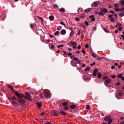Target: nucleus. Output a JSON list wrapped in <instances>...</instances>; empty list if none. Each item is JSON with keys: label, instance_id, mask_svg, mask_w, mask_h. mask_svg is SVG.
<instances>
[{"label": "nucleus", "instance_id": "nucleus-1", "mask_svg": "<svg viewBox=\"0 0 124 124\" xmlns=\"http://www.w3.org/2000/svg\"><path fill=\"white\" fill-rule=\"evenodd\" d=\"M15 93L18 97L20 99L23 98V96L21 94H19L18 92L15 91Z\"/></svg>", "mask_w": 124, "mask_h": 124}, {"label": "nucleus", "instance_id": "nucleus-2", "mask_svg": "<svg viewBox=\"0 0 124 124\" xmlns=\"http://www.w3.org/2000/svg\"><path fill=\"white\" fill-rule=\"evenodd\" d=\"M25 94L26 96L24 95L23 97L24 98L27 99L29 100H31V99H30L31 97V95L28 93L26 92L25 93Z\"/></svg>", "mask_w": 124, "mask_h": 124}, {"label": "nucleus", "instance_id": "nucleus-3", "mask_svg": "<svg viewBox=\"0 0 124 124\" xmlns=\"http://www.w3.org/2000/svg\"><path fill=\"white\" fill-rule=\"evenodd\" d=\"M108 15L109 16H108V17L110 18V21L112 22H114L115 21V19L113 17V15H109L108 14Z\"/></svg>", "mask_w": 124, "mask_h": 124}, {"label": "nucleus", "instance_id": "nucleus-4", "mask_svg": "<svg viewBox=\"0 0 124 124\" xmlns=\"http://www.w3.org/2000/svg\"><path fill=\"white\" fill-rule=\"evenodd\" d=\"M44 94L45 97L47 98L50 95V93L48 92H44Z\"/></svg>", "mask_w": 124, "mask_h": 124}, {"label": "nucleus", "instance_id": "nucleus-5", "mask_svg": "<svg viewBox=\"0 0 124 124\" xmlns=\"http://www.w3.org/2000/svg\"><path fill=\"white\" fill-rule=\"evenodd\" d=\"M51 115L52 116H57L58 115V112L56 111H53L51 112Z\"/></svg>", "mask_w": 124, "mask_h": 124}, {"label": "nucleus", "instance_id": "nucleus-6", "mask_svg": "<svg viewBox=\"0 0 124 124\" xmlns=\"http://www.w3.org/2000/svg\"><path fill=\"white\" fill-rule=\"evenodd\" d=\"M101 11H102L104 13H107L108 12L107 9L104 8L101 9Z\"/></svg>", "mask_w": 124, "mask_h": 124}, {"label": "nucleus", "instance_id": "nucleus-7", "mask_svg": "<svg viewBox=\"0 0 124 124\" xmlns=\"http://www.w3.org/2000/svg\"><path fill=\"white\" fill-rule=\"evenodd\" d=\"M98 72V70L97 69H95L94 71L93 75L94 76L96 75V73Z\"/></svg>", "mask_w": 124, "mask_h": 124}, {"label": "nucleus", "instance_id": "nucleus-8", "mask_svg": "<svg viewBox=\"0 0 124 124\" xmlns=\"http://www.w3.org/2000/svg\"><path fill=\"white\" fill-rule=\"evenodd\" d=\"M60 33L62 35H65L66 33V31L64 29H62Z\"/></svg>", "mask_w": 124, "mask_h": 124}, {"label": "nucleus", "instance_id": "nucleus-9", "mask_svg": "<svg viewBox=\"0 0 124 124\" xmlns=\"http://www.w3.org/2000/svg\"><path fill=\"white\" fill-rule=\"evenodd\" d=\"M111 82V80L109 79H107L105 80L104 83L106 84H108Z\"/></svg>", "mask_w": 124, "mask_h": 124}, {"label": "nucleus", "instance_id": "nucleus-10", "mask_svg": "<svg viewBox=\"0 0 124 124\" xmlns=\"http://www.w3.org/2000/svg\"><path fill=\"white\" fill-rule=\"evenodd\" d=\"M111 118L110 117L107 116L105 117L104 118V120L106 121H108Z\"/></svg>", "mask_w": 124, "mask_h": 124}, {"label": "nucleus", "instance_id": "nucleus-11", "mask_svg": "<svg viewBox=\"0 0 124 124\" xmlns=\"http://www.w3.org/2000/svg\"><path fill=\"white\" fill-rule=\"evenodd\" d=\"M19 102L20 103L23 104L25 102V101L24 100L21 99L19 100Z\"/></svg>", "mask_w": 124, "mask_h": 124}, {"label": "nucleus", "instance_id": "nucleus-12", "mask_svg": "<svg viewBox=\"0 0 124 124\" xmlns=\"http://www.w3.org/2000/svg\"><path fill=\"white\" fill-rule=\"evenodd\" d=\"M49 18L51 21H53L54 19V17L52 16H51L49 17Z\"/></svg>", "mask_w": 124, "mask_h": 124}, {"label": "nucleus", "instance_id": "nucleus-13", "mask_svg": "<svg viewBox=\"0 0 124 124\" xmlns=\"http://www.w3.org/2000/svg\"><path fill=\"white\" fill-rule=\"evenodd\" d=\"M71 44L72 46H75L77 45V43L75 42L71 41Z\"/></svg>", "mask_w": 124, "mask_h": 124}, {"label": "nucleus", "instance_id": "nucleus-14", "mask_svg": "<svg viewBox=\"0 0 124 124\" xmlns=\"http://www.w3.org/2000/svg\"><path fill=\"white\" fill-rule=\"evenodd\" d=\"M9 99L10 100H11L12 101H14V100H17V99H16V98L15 97H14V96H13L12 97H11V99L10 100V99Z\"/></svg>", "mask_w": 124, "mask_h": 124}, {"label": "nucleus", "instance_id": "nucleus-15", "mask_svg": "<svg viewBox=\"0 0 124 124\" xmlns=\"http://www.w3.org/2000/svg\"><path fill=\"white\" fill-rule=\"evenodd\" d=\"M95 7H97L98 5V3L96 2H94L93 4Z\"/></svg>", "mask_w": 124, "mask_h": 124}, {"label": "nucleus", "instance_id": "nucleus-16", "mask_svg": "<svg viewBox=\"0 0 124 124\" xmlns=\"http://www.w3.org/2000/svg\"><path fill=\"white\" fill-rule=\"evenodd\" d=\"M37 107L39 108L41 107L42 106V104L41 103H37Z\"/></svg>", "mask_w": 124, "mask_h": 124}, {"label": "nucleus", "instance_id": "nucleus-17", "mask_svg": "<svg viewBox=\"0 0 124 124\" xmlns=\"http://www.w3.org/2000/svg\"><path fill=\"white\" fill-rule=\"evenodd\" d=\"M74 31H71L70 32V36H72L74 34Z\"/></svg>", "mask_w": 124, "mask_h": 124}, {"label": "nucleus", "instance_id": "nucleus-18", "mask_svg": "<svg viewBox=\"0 0 124 124\" xmlns=\"http://www.w3.org/2000/svg\"><path fill=\"white\" fill-rule=\"evenodd\" d=\"M123 75L122 74H120L119 75H118L117 77L118 78H121L122 77Z\"/></svg>", "mask_w": 124, "mask_h": 124}, {"label": "nucleus", "instance_id": "nucleus-19", "mask_svg": "<svg viewBox=\"0 0 124 124\" xmlns=\"http://www.w3.org/2000/svg\"><path fill=\"white\" fill-rule=\"evenodd\" d=\"M99 15H104V13L101 11L99 12Z\"/></svg>", "mask_w": 124, "mask_h": 124}, {"label": "nucleus", "instance_id": "nucleus-20", "mask_svg": "<svg viewBox=\"0 0 124 124\" xmlns=\"http://www.w3.org/2000/svg\"><path fill=\"white\" fill-rule=\"evenodd\" d=\"M91 8H88L85 10V11L87 12H89L91 10Z\"/></svg>", "mask_w": 124, "mask_h": 124}, {"label": "nucleus", "instance_id": "nucleus-21", "mask_svg": "<svg viewBox=\"0 0 124 124\" xmlns=\"http://www.w3.org/2000/svg\"><path fill=\"white\" fill-rule=\"evenodd\" d=\"M120 2L122 5H124V0H120Z\"/></svg>", "mask_w": 124, "mask_h": 124}, {"label": "nucleus", "instance_id": "nucleus-22", "mask_svg": "<svg viewBox=\"0 0 124 124\" xmlns=\"http://www.w3.org/2000/svg\"><path fill=\"white\" fill-rule=\"evenodd\" d=\"M119 16L122 17L124 16V13L122 12L119 14Z\"/></svg>", "mask_w": 124, "mask_h": 124}, {"label": "nucleus", "instance_id": "nucleus-23", "mask_svg": "<svg viewBox=\"0 0 124 124\" xmlns=\"http://www.w3.org/2000/svg\"><path fill=\"white\" fill-rule=\"evenodd\" d=\"M8 87H9L12 90L15 91L14 88L11 85H10L8 86Z\"/></svg>", "mask_w": 124, "mask_h": 124}, {"label": "nucleus", "instance_id": "nucleus-24", "mask_svg": "<svg viewBox=\"0 0 124 124\" xmlns=\"http://www.w3.org/2000/svg\"><path fill=\"white\" fill-rule=\"evenodd\" d=\"M75 107V106L74 105H71L70 106V108L72 109H74Z\"/></svg>", "mask_w": 124, "mask_h": 124}, {"label": "nucleus", "instance_id": "nucleus-25", "mask_svg": "<svg viewBox=\"0 0 124 124\" xmlns=\"http://www.w3.org/2000/svg\"><path fill=\"white\" fill-rule=\"evenodd\" d=\"M108 124H110L112 122V119L111 118L108 121Z\"/></svg>", "mask_w": 124, "mask_h": 124}, {"label": "nucleus", "instance_id": "nucleus-26", "mask_svg": "<svg viewBox=\"0 0 124 124\" xmlns=\"http://www.w3.org/2000/svg\"><path fill=\"white\" fill-rule=\"evenodd\" d=\"M68 104V103L67 102H64L63 104L62 105L64 106H66Z\"/></svg>", "mask_w": 124, "mask_h": 124}, {"label": "nucleus", "instance_id": "nucleus-27", "mask_svg": "<svg viewBox=\"0 0 124 124\" xmlns=\"http://www.w3.org/2000/svg\"><path fill=\"white\" fill-rule=\"evenodd\" d=\"M90 67H87L85 69V70L86 71H88L90 70Z\"/></svg>", "mask_w": 124, "mask_h": 124}, {"label": "nucleus", "instance_id": "nucleus-28", "mask_svg": "<svg viewBox=\"0 0 124 124\" xmlns=\"http://www.w3.org/2000/svg\"><path fill=\"white\" fill-rule=\"evenodd\" d=\"M59 33V31H57L54 33V35L56 36Z\"/></svg>", "mask_w": 124, "mask_h": 124}, {"label": "nucleus", "instance_id": "nucleus-29", "mask_svg": "<svg viewBox=\"0 0 124 124\" xmlns=\"http://www.w3.org/2000/svg\"><path fill=\"white\" fill-rule=\"evenodd\" d=\"M60 10L61 12H63L65 11V9L63 8H62L61 9H60Z\"/></svg>", "mask_w": 124, "mask_h": 124}, {"label": "nucleus", "instance_id": "nucleus-30", "mask_svg": "<svg viewBox=\"0 0 124 124\" xmlns=\"http://www.w3.org/2000/svg\"><path fill=\"white\" fill-rule=\"evenodd\" d=\"M101 77V73H100L98 75V78H100Z\"/></svg>", "mask_w": 124, "mask_h": 124}, {"label": "nucleus", "instance_id": "nucleus-31", "mask_svg": "<svg viewBox=\"0 0 124 124\" xmlns=\"http://www.w3.org/2000/svg\"><path fill=\"white\" fill-rule=\"evenodd\" d=\"M64 108L66 110H67L68 109V107L67 106H65L64 107Z\"/></svg>", "mask_w": 124, "mask_h": 124}, {"label": "nucleus", "instance_id": "nucleus-32", "mask_svg": "<svg viewBox=\"0 0 124 124\" xmlns=\"http://www.w3.org/2000/svg\"><path fill=\"white\" fill-rule=\"evenodd\" d=\"M92 55L94 57H96V55L95 54L93 53L92 54Z\"/></svg>", "mask_w": 124, "mask_h": 124}, {"label": "nucleus", "instance_id": "nucleus-33", "mask_svg": "<svg viewBox=\"0 0 124 124\" xmlns=\"http://www.w3.org/2000/svg\"><path fill=\"white\" fill-rule=\"evenodd\" d=\"M62 28L61 26H59L57 28V29L59 30H60Z\"/></svg>", "mask_w": 124, "mask_h": 124}, {"label": "nucleus", "instance_id": "nucleus-34", "mask_svg": "<svg viewBox=\"0 0 124 124\" xmlns=\"http://www.w3.org/2000/svg\"><path fill=\"white\" fill-rule=\"evenodd\" d=\"M60 113L64 115H65L66 114L65 112L62 111H60Z\"/></svg>", "mask_w": 124, "mask_h": 124}, {"label": "nucleus", "instance_id": "nucleus-35", "mask_svg": "<svg viewBox=\"0 0 124 124\" xmlns=\"http://www.w3.org/2000/svg\"><path fill=\"white\" fill-rule=\"evenodd\" d=\"M85 23L86 25V26H87L88 25V23L87 21H85Z\"/></svg>", "mask_w": 124, "mask_h": 124}, {"label": "nucleus", "instance_id": "nucleus-36", "mask_svg": "<svg viewBox=\"0 0 124 124\" xmlns=\"http://www.w3.org/2000/svg\"><path fill=\"white\" fill-rule=\"evenodd\" d=\"M12 103L14 104H17V103L14 101H12Z\"/></svg>", "mask_w": 124, "mask_h": 124}, {"label": "nucleus", "instance_id": "nucleus-37", "mask_svg": "<svg viewBox=\"0 0 124 124\" xmlns=\"http://www.w3.org/2000/svg\"><path fill=\"white\" fill-rule=\"evenodd\" d=\"M60 23L61 24L63 25H64V26H65V23L63 22H61Z\"/></svg>", "mask_w": 124, "mask_h": 124}, {"label": "nucleus", "instance_id": "nucleus-38", "mask_svg": "<svg viewBox=\"0 0 124 124\" xmlns=\"http://www.w3.org/2000/svg\"><path fill=\"white\" fill-rule=\"evenodd\" d=\"M120 11H122L124 12V8H122L120 9Z\"/></svg>", "mask_w": 124, "mask_h": 124}, {"label": "nucleus", "instance_id": "nucleus-39", "mask_svg": "<svg viewBox=\"0 0 124 124\" xmlns=\"http://www.w3.org/2000/svg\"><path fill=\"white\" fill-rule=\"evenodd\" d=\"M108 77V76H104L103 78V79H107Z\"/></svg>", "mask_w": 124, "mask_h": 124}, {"label": "nucleus", "instance_id": "nucleus-40", "mask_svg": "<svg viewBox=\"0 0 124 124\" xmlns=\"http://www.w3.org/2000/svg\"><path fill=\"white\" fill-rule=\"evenodd\" d=\"M114 6L118 8V4H115L114 5Z\"/></svg>", "mask_w": 124, "mask_h": 124}, {"label": "nucleus", "instance_id": "nucleus-41", "mask_svg": "<svg viewBox=\"0 0 124 124\" xmlns=\"http://www.w3.org/2000/svg\"><path fill=\"white\" fill-rule=\"evenodd\" d=\"M90 106L88 105H87L86 106V108L87 109H90Z\"/></svg>", "mask_w": 124, "mask_h": 124}, {"label": "nucleus", "instance_id": "nucleus-42", "mask_svg": "<svg viewBox=\"0 0 124 124\" xmlns=\"http://www.w3.org/2000/svg\"><path fill=\"white\" fill-rule=\"evenodd\" d=\"M30 26L31 28L32 29H33V27H34V25L33 24H31L30 25Z\"/></svg>", "mask_w": 124, "mask_h": 124}, {"label": "nucleus", "instance_id": "nucleus-43", "mask_svg": "<svg viewBox=\"0 0 124 124\" xmlns=\"http://www.w3.org/2000/svg\"><path fill=\"white\" fill-rule=\"evenodd\" d=\"M95 62H93V63L91 64L90 65L91 66H92L95 65Z\"/></svg>", "mask_w": 124, "mask_h": 124}, {"label": "nucleus", "instance_id": "nucleus-44", "mask_svg": "<svg viewBox=\"0 0 124 124\" xmlns=\"http://www.w3.org/2000/svg\"><path fill=\"white\" fill-rule=\"evenodd\" d=\"M64 46L63 45H59L57 47L58 48H59V47H62V46Z\"/></svg>", "mask_w": 124, "mask_h": 124}, {"label": "nucleus", "instance_id": "nucleus-45", "mask_svg": "<svg viewBox=\"0 0 124 124\" xmlns=\"http://www.w3.org/2000/svg\"><path fill=\"white\" fill-rule=\"evenodd\" d=\"M44 124H50V123L49 122H44Z\"/></svg>", "mask_w": 124, "mask_h": 124}, {"label": "nucleus", "instance_id": "nucleus-46", "mask_svg": "<svg viewBox=\"0 0 124 124\" xmlns=\"http://www.w3.org/2000/svg\"><path fill=\"white\" fill-rule=\"evenodd\" d=\"M73 59L74 60L76 61H78V58H76V57L74 58Z\"/></svg>", "mask_w": 124, "mask_h": 124}, {"label": "nucleus", "instance_id": "nucleus-47", "mask_svg": "<svg viewBox=\"0 0 124 124\" xmlns=\"http://www.w3.org/2000/svg\"><path fill=\"white\" fill-rule=\"evenodd\" d=\"M115 10L116 11H120V9H119L118 8H117L115 9Z\"/></svg>", "mask_w": 124, "mask_h": 124}, {"label": "nucleus", "instance_id": "nucleus-48", "mask_svg": "<svg viewBox=\"0 0 124 124\" xmlns=\"http://www.w3.org/2000/svg\"><path fill=\"white\" fill-rule=\"evenodd\" d=\"M75 19L77 21H78L79 20V19L78 18H75Z\"/></svg>", "mask_w": 124, "mask_h": 124}, {"label": "nucleus", "instance_id": "nucleus-49", "mask_svg": "<svg viewBox=\"0 0 124 124\" xmlns=\"http://www.w3.org/2000/svg\"><path fill=\"white\" fill-rule=\"evenodd\" d=\"M85 47L86 48H88L89 47V46L87 44H86L85 45Z\"/></svg>", "mask_w": 124, "mask_h": 124}, {"label": "nucleus", "instance_id": "nucleus-50", "mask_svg": "<svg viewBox=\"0 0 124 124\" xmlns=\"http://www.w3.org/2000/svg\"><path fill=\"white\" fill-rule=\"evenodd\" d=\"M39 19H41L42 20V21H43V19L41 18V17H39V16L37 17Z\"/></svg>", "mask_w": 124, "mask_h": 124}, {"label": "nucleus", "instance_id": "nucleus-51", "mask_svg": "<svg viewBox=\"0 0 124 124\" xmlns=\"http://www.w3.org/2000/svg\"><path fill=\"white\" fill-rule=\"evenodd\" d=\"M95 18L93 17L91 19L92 21H94L95 20Z\"/></svg>", "mask_w": 124, "mask_h": 124}, {"label": "nucleus", "instance_id": "nucleus-52", "mask_svg": "<svg viewBox=\"0 0 124 124\" xmlns=\"http://www.w3.org/2000/svg\"><path fill=\"white\" fill-rule=\"evenodd\" d=\"M122 29V27H120L118 28V30L119 31H121Z\"/></svg>", "mask_w": 124, "mask_h": 124}, {"label": "nucleus", "instance_id": "nucleus-53", "mask_svg": "<svg viewBox=\"0 0 124 124\" xmlns=\"http://www.w3.org/2000/svg\"><path fill=\"white\" fill-rule=\"evenodd\" d=\"M120 83L119 82H118L116 84H115V85H119L120 84Z\"/></svg>", "mask_w": 124, "mask_h": 124}, {"label": "nucleus", "instance_id": "nucleus-54", "mask_svg": "<svg viewBox=\"0 0 124 124\" xmlns=\"http://www.w3.org/2000/svg\"><path fill=\"white\" fill-rule=\"evenodd\" d=\"M94 17V16L93 15H91L89 16V18H93Z\"/></svg>", "mask_w": 124, "mask_h": 124}, {"label": "nucleus", "instance_id": "nucleus-55", "mask_svg": "<svg viewBox=\"0 0 124 124\" xmlns=\"http://www.w3.org/2000/svg\"><path fill=\"white\" fill-rule=\"evenodd\" d=\"M102 59V58L101 57H99V58H97V59L98 60H101V59Z\"/></svg>", "mask_w": 124, "mask_h": 124}, {"label": "nucleus", "instance_id": "nucleus-56", "mask_svg": "<svg viewBox=\"0 0 124 124\" xmlns=\"http://www.w3.org/2000/svg\"><path fill=\"white\" fill-rule=\"evenodd\" d=\"M40 96L41 98H43V94H41L40 95Z\"/></svg>", "mask_w": 124, "mask_h": 124}, {"label": "nucleus", "instance_id": "nucleus-57", "mask_svg": "<svg viewBox=\"0 0 124 124\" xmlns=\"http://www.w3.org/2000/svg\"><path fill=\"white\" fill-rule=\"evenodd\" d=\"M81 48V46L80 45H79L78 46V49H80Z\"/></svg>", "mask_w": 124, "mask_h": 124}, {"label": "nucleus", "instance_id": "nucleus-58", "mask_svg": "<svg viewBox=\"0 0 124 124\" xmlns=\"http://www.w3.org/2000/svg\"><path fill=\"white\" fill-rule=\"evenodd\" d=\"M80 34V31L79 30V31L78 33L77 34L78 35H79Z\"/></svg>", "mask_w": 124, "mask_h": 124}, {"label": "nucleus", "instance_id": "nucleus-59", "mask_svg": "<svg viewBox=\"0 0 124 124\" xmlns=\"http://www.w3.org/2000/svg\"><path fill=\"white\" fill-rule=\"evenodd\" d=\"M118 25L119 26H122V24L121 23H118Z\"/></svg>", "mask_w": 124, "mask_h": 124}, {"label": "nucleus", "instance_id": "nucleus-60", "mask_svg": "<svg viewBox=\"0 0 124 124\" xmlns=\"http://www.w3.org/2000/svg\"><path fill=\"white\" fill-rule=\"evenodd\" d=\"M77 62L78 63H80L81 62V61L80 60H78L77 61Z\"/></svg>", "mask_w": 124, "mask_h": 124}, {"label": "nucleus", "instance_id": "nucleus-61", "mask_svg": "<svg viewBox=\"0 0 124 124\" xmlns=\"http://www.w3.org/2000/svg\"><path fill=\"white\" fill-rule=\"evenodd\" d=\"M68 55L69 56H70L72 55V54L70 53H68Z\"/></svg>", "mask_w": 124, "mask_h": 124}, {"label": "nucleus", "instance_id": "nucleus-62", "mask_svg": "<svg viewBox=\"0 0 124 124\" xmlns=\"http://www.w3.org/2000/svg\"><path fill=\"white\" fill-rule=\"evenodd\" d=\"M122 37L123 39H124V35H122L121 36Z\"/></svg>", "mask_w": 124, "mask_h": 124}, {"label": "nucleus", "instance_id": "nucleus-63", "mask_svg": "<svg viewBox=\"0 0 124 124\" xmlns=\"http://www.w3.org/2000/svg\"><path fill=\"white\" fill-rule=\"evenodd\" d=\"M120 124H124V121H123L121 122Z\"/></svg>", "mask_w": 124, "mask_h": 124}, {"label": "nucleus", "instance_id": "nucleus-64", "mask_svg": "<svg viewBox=\"0 0 124 124\" xmlns=\"http://www.w3.org/2000/svg\"><path fill=\"white\" fill-rule=\"evenodd\" d=\"M122 79L123 81H124V77H122Z\"/></svg>", "mask_w": 124, "mask_h": 124}]
</instances>
